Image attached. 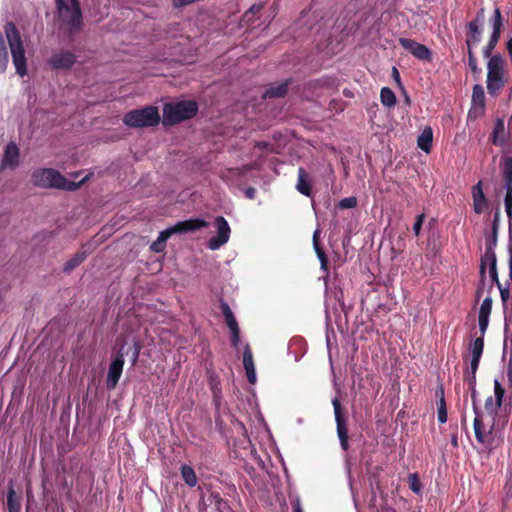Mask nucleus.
<instances>
[{
	"label": "nucleus",
	"mask_w": 512,
	"mask_h": 512,
	"mask_svg": "<svg viewBox=\"0 0 512 512\" xmlns=\"http://www.w3.org/2000/svg\"><path fill=\"white\" fill-rule=\"evenodd\" d=\"M503 131H504V121L502 119H498L496 124H495L493 133H492V142L494 144L497 143V134L499 132H503Z\"/></svg>",
	"instance_id": "50"
},
{
	"label": "nucleus",
	"mask_w": 512,
	"mask_h": 512,
	"mask_svg": "<svg viewBox=\"0 0 512 512\" xmlns=\"http://www.w3.org/2000/svg\"><path fill=\"white\" fill-rule=\"evenodd\" d=\"M8 51L2 32L0 31V74L4 73L8 66Z\"/></svg>",
	"instance_id": "33"
},
{
	"label": "nucleus",
	"mask_w": 512,
	"mask_h": 512,
	"mask_svg": "<svg viewBox=\"0 0 512 512\" xmlns=\"http://www.w3.org/2000/svg\"><path fill=\"white\" fill-rule=\"evenodd\" d=\"M392 75H393L394 80H395L397 83H399V84H400V75H399L398 70H397L395 67H393V69H392Z\"/></svg>",
	"instance_id": "62"
},
{
	"label": "nucleus",
	"mask_w": 512,
	"mask_h": 512,
	"mask_svg": "<svg viewBox=\"0 0 512 512\" xmlns=\"http://www.w3.org/2000/svg\"><path fill=\"white\" fill-rule=\"evenodd\" d=\"M60 17L69 34H73L81 28L82 12L78 0H71V6L66 0H55Z\"/></svg>",
	"instance_id": "4"
},
{
	"label": "nucleus",
	"mask_w": 512,
	"mask_h": 512,
	"mask_svg": "<svg viewBox=\"0 0 512 512\" xmlns=\"http://www.w3.org/2000/svg\"><path fill=\"white\" fill-rule=\"evenodd\" d=\"M160 121L159 110L152 105L133 109L123 116V123L131 128L155 127Z\"/></svg>",
	"instance_id": "3"
},
{
	"label": "nucleus",
	"mask_w": 512,
	"mask_h": 512,
	"mask_svg": "<svg viewBox=\"0 0 512 512\" xmlns=\"http://www.w3.org/2000/svg\"><path fill=\"white\" fill-rule=\"evenodd\" d=\"M4 32L9 44L16 73L20 76H25L27 74V60L21 34L13 22H7L5 24Z\"/></svg>",
	"instance_id": "1"
},
{
	"label": "nucleus",
	"mask_w": 512,
	"mask_h": 512,
	"mask_svg": "<svg viewBox=\"0 0 512 512\" xmlns=\"http://www.w3.org/2000/svg\"><path fill=\"white\" fill-rule=\"evenodd\" d=\"M200 512H233V510L218 492H210L201 497Z\"/></svg>",
	"instance_id": "9"
},
{
	"label": "nucleus",
	"mask_w": 512,
	"mask_h": 512,
	"mask_svg": "<svg viewBox=\"0 0 512 512\" xmlns=\"http://www.w3.org/2000/svg\"><path fill=\"white\" fill-rule=\"evenodd\" d=\"M332 405L334 408L335 421L337 426V435L340 441L341 448L344 451H347L349 448L348 442V427L347 421L342 412L341 402L338 398H334L332 400Z\"/></svg>",
	"instance_id": "10"
},
{
	"label": "nucleus",
	"mask_w": 512,
	"mask_h": 512,
	"mask_svg": "<svg viewBox=\"0 0 512 512\" xmlns=\"http://www.w3.org/2000/svg\"><path fill=\"white\" fill-rule=\"evenodd\" d=\"M504 205L507 217L509 219V228L511 229V221H512V188L506 189V194L504 198Z\"/></svg>",
	"instance_id": "38"
},
{
	"label": "nucleus",
	"mask_w": 512,
	"mask_h": 512,
	"mask_svg": "<svg viewBox=\"0 0 512 512\" xmlns=\"http://www.w3.org/2000/svg\"><path fill=\"white\" fill-rule=\"evenodd\" d=\"M380 100L384 106L392 107L396 104L395 93L388 87H383L380 92Z\"/></svg>",
	"instance_id": "34"
},
{
	"label": "nucleus",
	"mask_w": 512,
	"mask_h": 512,
	"mask_svg": "<svg viewBox=\"0 0 512 512\" xmlns=\"http://www.w3.org/2000/svg\"><path fill=\"white\" fill-rule=\"evenodd\" d=\"M243 366L246 371L247 379L249 383H256V371L253 361L252 351L249 345H246L245 350L243 352Z\"/></svg>",
	"instance_id": "21"
},
{
	"label": "nucleus",
	"mask_w": 512,
	"mask_h": 512,
	"mask_svg": "<svg viewBox=\"0 0 512 512\" xmlns=\"http://www.w3.org/2000/svg\"><path fill=\"white\" fill-rule=\"evenodd\" d=\"M464 381L467 383L468 389L476 388V372H473V370L469 368V371H467L464 377Z\"/></svg>",
	"instance_id": "48"
},
{
	"label": "nucleus",
	"mask_w": 512,
	"mask_h": 512,
	"mask_svg": "<svg viewBox=\"0 0 512 512\" xmlns=\"http://www.w3.org/2000/svg\"><path fill=\"white\" fill-rule=\"evenodd\" d=\"M487 264L489 265V274L492 283L488 287V294H490L493 290V285L496 284L497 288H501L502 283L499 280L498 270H497V259L487 260Z\"/></svg>",
	"instance_id": "29"
},
{
	"label": "nucleus",
	"mask_w": 512,
	"mask_h": 512,
	"mask_svg": "<svg viewBox=\"0 0 512 512\" xmlns=\"http://www.w3.org/2000/svg\"><path fill=\"white\" fill-rule=\"evenodd\" d=\"M487 90L491 96L499 94L504 87V59L501 55H493L487 64Z\"/></svg>",
	"instance_id": "5"
},
{
	"label": "nucleus",
	"mask_w": 512,
	"mask_h": 512,
	"mask_svg": "<svg viewBox=\"0 0 512 512\" xmlns=\"http://www.w3.org/2000/svg\"><path fill=\"white\" fill-rule=\"evenodd\" d=\"M498 289L500 292V297H501V301L503 304V308H504V310H507L508 305H509V300L511 297L510 289H509V287H504V286H501V288H498Z\"/></svg>",
	"instance_id": "45"
},
{
	"label": "nucleus",
	"mask_w": 512,
	"mask_h": 512,
	"mask_svg": "<svg viewBox=\"0 0 512 512\" xmlns=\"http://www.w3.org/2000/svg\"><path fill=\"white\" fill-rule=\"evenodd\" d=\"M180 474L183 479V481L189 486V487H195L197 484V476L194 471V469L187 464H182L180 467Z\"/></svg>",
	"instance_id": "27"
},
{
	"label": "nucleus",
	"mask_w": 512,
	"mask_h": 512,
	"mask_svg": "<svg viewBox=\"0 0 512 512\" xmlns=\"http://www.w3.org/2000/svg\"><path fill=\"white\" fill-rule=\"evenodd\" d=\"M432 143H433V130L431 127L427 126L423 129L421 134L418 136L417 145L422 151L429 153L432 148Z\"/></svg>",
	"instance_id": "26"
},
{
	"label": "nucleus",
	"mask_w": 512,
	"mask_h": 512,
	"mask_svg": "<svg viewBox=\"0 0 512 512\" xmlns=\"http://www.w3.org/2000/svg\"><path fill=\"white\" fill-rule=\"evenodd\" d=\"M472 197H473V206L474 211L477 214L483 212L484 208L487 206V200L482 190V182L479 181L472 189Z\"/></svg>",
	"instance_id": "22"
},
{
	"label": "nucleus",
	"mask_w": 512,
	"mask_h": 512,
	"mask_svg": "<svg viewBox=\"0 0 512 512\" xmlns=\"http://www.w3.org/2000/svg\"><path fill=\"white\" fill-rule=\"evenodd\" d=\"M505 394V389L502 387L501 383L498 380L494 381V398L496 400V405L501 406L503 397Z\"/></svg>",
	"instance_id": "40"
},
{
	"label": "nucleus",
	"mask_w": 512,
	"mask_h": 512,
	"mask_svg": "<svg viewBox=\"0 0 512 512\" xmlns=\"http://www.w3.org/2000/svg\"><path fill=\"white\" fill-rule=\"evenodd\" d=\"M76 62V55L70 51H60L52 54L48 64L54 70L70 69Z\"/></svg>",
	"instance_id": "15"
},
{
	"label": "nucleus",
	"mask_w": 512,
	"mask_h": 512,
	"mask_svg": "<svg viewBox=\"0 0 512 512\" xmlns=\"http://www.w3.org/2000/svg\"><path fill=\"white\" fill-rule=\"evenodd\" d=\"M357 206V199L354 196L343 198L339 201L338 207L340 209H350Z\"/></svg>",
	"instance_id": "43"
},
{
	"label": "nucleus",
	"mask_w": 512,
	"mask_h": 512,
	"mask_svg": "<svg viewBox=\"0 0 512 512\" xmlns=\"http://www.w3.org/2000/svg\"><path fill=\"white\" fill-rule=\"evenodd\" d=\"M435 396L438 398V401H445V395H444V387L442 384H440L436 391Z\"/></svg>",
	"instance_id": "58"
},
{
	"label": "nucleus",
	"mask_w": 512,
	"mask_h": 512,
	"mask_svg": "<svg viewBox=\"0 0 512 512\" xmlns=\"http://www.w3.org/2000/svg\"><path fill=\"white\" fill-rule=\"evenodd\" d=\"M255 195H256V189L254 187H248L246 190H245V196L248 198V199H254L255 198Z\"/></svg>",
	"instance_id": "60"
},
{
	"label": "nucleus",
	"mask_w": 512,
	"mask_h": 512,
	"mask_svg": "<svg viewBox=\"0 0 512 512\" xmlns=\"http://www.w3.org/2000/svg\"><path fill=\"white\" fill-rule=\"evenodd\" d=\"M293 512H302L299 502H297L295 505H293Z\"/></svg>",
	"instance_id": "64"
},
{
	"label": "nucleus",
	"mask_w": 512,
	"mask_h": 512,
	"mask_svg": "<svg viewBox=\"0 0 512 512\" xmlns=\"http://www.w3.org/2000/svg\"><path fill=\"white\" fill-rule=\"evenodd\" d=\"M399 44L417 59L427 62L432 61V53L427 46L409 38H399Z\"/></svg>",
	"instance_id": "14"
},
{
	"label": "nucleus",
	"mask_w": 512,
	"mask_h": 512,
	"mask_svg": "<svg viewBox=\"0 0 512 512\" xmlns=\"http://www.w3.org/2000/svg\"><path fill=\"white\" fill-rule=\"evenodd\" d=\"M220 309L222 311V314L225 318L226 325L229 329L237 327L238 323L236 321V318L230 308V306L223 300L220 301Z\"/></svg>",
	"instance_id": "31"
},
{
	"label": "nucleus",
	"mask_w": 512,
	"mask_h": 512,
	"mask_svg": "<svg viewBox=\"0 0 512 512\" xmlns=\"http://www.w3.org/2000/svg\"><path fill=\"white\" fill-rule=\"evenodd\" d=\"M171 235L168 229L161 231L158 238L150 245V249L156 253L163 252L166 248V241Z\"/></svg>",
	"instance_id": "30"
},
{
	"label": "nucleus",
	"mask_w": 512,
	"mask_h": 512,
	"mask_svg": "<svg viewBox=\"0 0 512 512\" xmlns=\"http://www.w3.org/2000/svg\"><path fill=\"white\" fill-rule=\"evenodd\" d=\"M7 509L9 512H21V503L13 488L8 490Z\"/></svg>",
	"instance_id": "32"
},
{
	"label": "nucleus",
	"mask_w": 512,
	"mask_h": 512,
	"mask_svg": "<svg viewBox=\"0 0 512 512\" xmlns=\"http://www.w3.org/2000/svg\"><path fill=\"white\" fill-rule=\"evenodd\" d=\"M319 261H320V265H321V269L325 272V273H328L329 272V262H328V258L326 256V253H320L319 256H317Z\"/></svg>",
	"instance_id": "53"
},
{
	"label": "nucleus",
	"mask_w": 512,
	"mask_h": 512,
	"mask_svg": "<svg viewBox=\"0 0 512 512\" xmlns=\"http://www.w3.org/2000/svg\"><path fill=\"white\" fill-rule=\"evenodd\" d=\"M485 15H484V9L481 8L477 13L475 19L470 21L467 24V35H466V45L467 50L473 49L474 46L478 45L481 41L482 31L480 29V26L482 25L484 21Z\"/></svg>",
	"instance_id": "12"
},
{
	"label": "nucleus",
	"mask_w": 512,
	"mask_h": 512,
	"mask_svg": "<svg viewBox=\"0 0 512 512\" xmlns=\"http://www.w3.org/2000/svg\"><path fill=\"white\" fill-rule=\"evenodd\" d=\"M485 110V92L484 88L480 84H476L473 87L472 92V109L470 111H481Z\"/></svg>",
	"instance_id": "23"
},
{
	"label": "nucleus",
	"mask_w": 512,
	"mask_h": 512,
	"mask_svg": "<svg viewBox=\"0 0 512 512\" xmlns=\"http://www.w3.org/2000/svg\"><path fill=\"white\" fill-rule=\"evenodd\" d=\"M207 225V222L203 219H188L178 222L174 226L168 228V230L171 234L186 233L191 231H197L201 228L206 227Z\"/></svg>",
	"instance_id": "16"
},
{
	"label": "nucleus",
	"mask_w": 512,
	"mask_h": 512,
	"mask_svg": "<svg viewBox=\"0 0 512 512\" xmlns=\"http://www.w3.org/2000/svg\"><path fill=\"white\" fill-rule=\"evenodd\" d=\"M469 391L471 393L473 411H474L475 415H477V413H481L477 406V390H476V388H470Z\"/></svg>",
	"instance_id": "54"
},
{
	"label": "nucleus",
	"mask_w": 512,
	"mask_h": 512,
	"mask_svg": "<svg viewBox=\"0 0 512 512\" xmlns=\"http://www.w3.org/2000/svg\"><path fill=\"white\" fill-rule=\"evenodd\" d=\"M495 419H490L489 417H485L483 413H477L474 417L473 427L475 438L478 443L491 447L494 442V426Z\"/></svg>",
	"instance_id": "6"
},
{
	"label": "nucleus",
	"mask_w": 512,
	"mask_h": 512,
	"mask_svg": "<svg viewBox=\"0 0 512 512\" xmlns=\"http://www.w3.org/2000/svg\"><path fill=\"white\" fill-rule=\"evenodd\" d=\"M313 247H314V250H315V253H316V255H317V256H319V255H320V253H324V250H323V248L320 246V243H315V244L313 245Z\"/></svg>",
	"instance_id": "61"
},
{
	"label": "nucleus",
	"mask_w": 512,
	"mask_h": 512,
	"mask_svg": "<svg viewBox=\"0 0 512 512\" xmlns=\"http://www.w3.org/2000/svg\"><path fill=\"white\" fill-rule=\"evenodd\" d=\"M408 484H409V488L414 492V493H420L421 491V483H420V480H419V476L417 473H412V474H409L408 476Z\"/></svg>",
	"instance_id": "39"
},
{
	"label": "nucleus",
	"mask_w": 512,
	"mask_h": 512,
	"mask_svg": "<svg viewBox=\"0 0 512 512\" xmlns=\"http://www.w3.org/2000/svg\"><path fill=\"white\" fill-rule=\"evenodd\" d=\"M492 298L490 295L485 297L483 300L480 309H479V315H478V322H479V329L482 335L486 333V330L489 325V316L491 314L492 310Z\"/></svg>",
	"instance_id": "17"
},
{
	"label": "nucleus",
	"mask_w": 512,
	"mask_h": 512,
	"mask_svg": "<svg viewBox=\"0 0 512 512\" xmlns=\"http://www.w3.org/2000/svg\"><path fill=\"white\" fill-rule=\"evenodd\" d=\"M231 332V344L237 348L240 342V329L239 326L229 329Z\"/></svg>",
	"instance_id": "49"
},
{
	"label": "nucleus",
	"mask_w": 512,
	"mask_h": 512,
	"mask_svg": "<svg viewBox=\"0 0 512 512\" xmlns=\"http://www.w3.org/2000/svg\"><path fill=\"white\" fill-rule=\"evenodd\" d=\"M499 39H500L499 35H496V33H491L488 43L483 48V56L484 57H486V58L492 57V52L495 49Z\"/></svg>",
	"instance_id": "37"
},
{
	"label": "nucleus",
	"mask_w": 512,
	"mask_h": 512,
	"mask_svg": "<svg viewBox=\"0 0 512 512\" xmlns=\"http://www.w3.org/2000/svg\"><path fill=\"white\" fill-rule=\"evenodd\" d=\"M296 189L299 193L304 196L310 197L312 194V183L311 179L306 172V170L302 167L298 169V179L296 183Z\"/></svg>",
	"instance_id": "20"
},
{
	"label": "nucleus",
	"mask_w": 512,
	"mask_h": 512,
	"mask_svg": "<svg viewBox=\"0 0 512 512\" xmlns=\"http://www.w3.org/2000/svg\"><path fill=\"white\" fill-rule=\"evenodd\" d=\"M320 231L319 230H315L314 233H313V245L315 243H320Z\"/></svg>",
	"instance_id": "63"
},
{
	"label": "nucleus",
	"mask_w": 512,
	"mask_h": 512,
	"mask_svg": "<svg viewBox=\"0 0 512 512\" xmlns=\"http://www.w3.org/2000/svg\"><path fill=\"white\" fill-rule=\"evenodd\" d=\"M20 152L14 142H9L5 148L2 166L14 168L19 164Z\"/></svg>",
	"instance_id": "19"
},
{
	"label": "nucleus",
	"mask_w": 512,
	"mask_h": 512,
	"mask_svg": "<svg viewBox=\"0 0 512 512\" xmlns=\"http://www.w3.org/2000/svg\"><path fill=\"white\" fill-rule=\"evenodd\" d=\"M467 52H468V65H469V68L472 71V73L478 74L480 72V69L478 68L477 59H476V56H475V54L473 52V49H468Z\"/></svg>",
	"instance_id": "44"
},
{
	"label": "nucleus",
	"mask_w": 512,
	"mask_h": 512,
	"mask_svg": "<svg viewBox=\"0 0 512 512\" xmlns=\"http://www.w3.org/2000/svg\"><path fill=\"white\" fill-rule=\"evenodd\" d=\"M262 4H254L250 7L248 11L245 12V17H247L250 13L257 14L262 10Z\"/></svg>",
	"instance_id": "57"
},
{
	"label": "nucleus",
	"mask_w": 512,
	"mask_h": 512,
	"mask_svg": "<svg viewBox=\"0 0 512 512\" xmlns=\"http://www.w3.org/2000/svg\"><path fill=\"white\" fill-rule=\"evenodd\" d=\"M437 418L443 424L447 421V406L446 401H438L437 403Z\"/></svg>",
	"instance_id": "41"
},
{
	"label": "nucleus",
	"mask_w": 512,
	"mask_h": 512,
	"mask_svg": "<svg viewBox=\"0 0 512 512\" xmlns=\"http://www.w3.org/2000/svg\"><path fill=\"white\" fill-rule=\"evenodd\" d=\"M491 22H492V28H493L492 33H496V35L501 36V28L503 25V19H502L501 11L499 8H495Z\"/></svg>",
	"instance_id": "35"
},
{
	"label": "nucleus",
	"mask_w": 512,
	"mask_h": 512,
	"mask_svg": "<svg viewBox=\"0 0 512 512\" xmlns=\"http://www.w3.org/2000/svg\"><path fill=\"white\" fill-rule=\"evenodd\" d=\"M499 211H497L494 215L492 230L490 235L486 237L485 240V253L481 257L480 266H479V274L482 275L484 279V266H487V260L497 259L495 248L498 243V230H499Z\"/></svg>",
	"instance_id": "8"
},
{
	"label": "nucleus",
	"mask_w": 512,
	"mask_h": 512,
	"mask_svg": "<svg viewBox=\"0 0 512 512\" xmlns=\"http://www.w3.org/2000/svg\"><path fill=\"white\" fill-rule=\"evenodd\" d=\"M198 112V105L193 100H182L176 103H167L163 107L162 123L166 126L175 125L184 120L193 118Z\"/></svg>",
	"instance_id": "2"
},
{
	"label": "nucleus",
	"mask_w": 512,
	"mask_h": 512,
	"mask_svg": "<svg viewBox=\"0 0 512 512\" xmlns=\"http://www.w3.org/2000/svg\"><path fill=\"white\" fill-rule=\"evenodd\" d=\"M215 227L217 229V235L212 237L208 241V247L211 250H217L224 244H226L230 237V226L227 220L223 216H217L215 218Z\"/></svg>",
	"instance_id": "13"
},
{
	"label": "nucleus",
	"mask_w": 512,
	"mask_h": 512,
	"mask_svg": "<svg viewBox=\"0 0 512 512\" xmlns=\"http://www.w3.org/2000/svg\"><path fill=\"white\" fill-rule=\"evenodd\" d=\"M502 180L504 182V188H512V157H502L501 164Z\"/></svg>",
	"instance_id": "24"
},
{
	"label": "nucleus",
	"mask_w": 512,
	"mask_h": 512,
	"mask_svg": "<svg viewBox=\"0 0 512 512\" xmlns=\"http://www.w3.org/2000/svg\"><path fill=\"white\" fill-rule=\"evenodd\" d=\"M34 186L40 188H57L65 183V177L52 168L36 169L31 175Z\"/></svg>",
	"instance_id": "7"
},
{
	"label": "nucleus",
	"mask_w": 512,
	"mask_h": 512,
	"mask_svg": "<svg viewBox=\"0 0 512 512\" xmlns=\"http://www.w3.org/2000/svg\"><path fill=\"white\" fill-rule=\"evenodd\" d=\"M509 259H508V266H509V280H512V236L510 235V241L507 246Z\"/></svg>",
	"instance_id": "55"
},
{
	"label": "nucleus",
	"mask_w": 512,
	"mask_h": 512,
	"mask_svg": "<svg viewBox=\"0 0 512 512\" xmlns=\"http://www.w3.org/2000/svg\"><path fill=\"white\" fill-rule=\"evenodd\" d=\"M140 349H141V346L138 342H135L134 343V351H133V355H132V365H135L138 361V357H139V354H140Z\"/></svg>",
	"instance_id": "56"
},
{
	"label": "nucleus",
	"mask_w": 512,
	"mask_h": 512,
	"mask_svg": "<svg viewBox=\"0 0 512 512\" xmlns=\"http://www.w3.org/2000/svg\"><path fill=\"white\" fill-rule=\"evenodd\" d=\"M485 285H486V266H484V279L482 278V275L480 274L479 284H478V287L475 292L476 301H479L480 298L482 297V295L484 293Z\"/></svg>",
	"instance_id": "46"
},
{
	"label": "nucleus",
	"mask_w": 512,
	"mask_h": 512,
	"mask_svg": "<svg viewBox=\"0 0 512 512\" xmlns=\"http://www.w3.org/2000/svg\"><path fill=\"white\" fill-rule=\"evenodd\" d=\"M291 84V80L288 79L280 84H277L275 86H271L263 94V98H281L284 97L287 92L289 85Z\"/></svg>",
	"instance_id": "25"
},
{
	"label": "nucleus",
	"mask_w": 512,
	"mask_h": 512,
	"mask_svg": "<svg viewBox=\"0 0 512 512\" xmlns=\"http://www.w3.org/2000/svg\"><path fill=\"white\" fill-rule=\"evenodd\" d=\"M80 184H81V182L75 183V182L68 181L65 178V183L62 186H58L57 189H62V190H66V191H75L80 187Z\"/></svg>",
	"instance_id": "51"
},
{
	"label": "nucleus",
	"mask_w": 512,
	"mask_h": 512,
	"mask_svg": "<svg viewBox=\"0 0 512 512\" xmlns=\"http://www.w3.org/2000/svg\"><path fill=\"white\" fill-rule=\"evenodd\" d=\"M484 349V335L481 334L480 337L476 338L470 345V353H471V360H470V369L473 370V372H477L480 359L483 353Z\"/></svg>",
	"instance_id": "18"
},
{
	"label": "nucleus",
	"mask_w": 512,
	"mask_h": 512,
	"mask_svg": "<svg viewBox=\"0 0 512 512\" xmlns=\"http://www.w3.org/2000/svg\"><path fill=\"white\" fill-rule=\"evenodd\" d=\"M319 261H320V265H321V269L325 272V273H328L329 272V262H328V258L326 256V253H320L319 256H317Z\"/></svg>",
	"instance_id": "52"
},
{
	"label": "nucleus",
	"mask_w": 512,
	"mask_h": 512,
	"mask_svg": "<svg viewBox=\"0 0 512 512\" xmlns=\"http://www.w3.org/2000/svg\"><path fill=\"white\" fill-rule=\"evenodd\" d=\"M124 356V346H122L117 351L108 369V375L106 379V386L108 389H114L120 380L124 367Z\"/></svg>",
	"instance_id": "11"
},
{
	"label": "nucleus",
	"mask_w": 512,
	"mask_h": 512,
	"mask_svg": "<svg viewBox=\"0 0 512 512\" xmlns=\"http://www.w3.org/2000/svg\"><path fill=\"white\" fill-rule=\"evenodd\" d=\"M87 257L86 252L78 251L71 259H69L63 267L64 273H71L77 266H79Z\"/></svg>",
	"instance_id": "28"
},
{
	"label": "nucleus",
	"mask_w": 512,
	"mask_h": 512,
	"mask_svg": "<svg viewBox=\"0 0 512 512\" xmlns=\"http://www.w3.org/2000/svg\"><path fill=\"white\" fill-rule=\"evenodd\" d=\"M500 407L501 406L496 405V400L493 396L487 397L485 400V411L487 415L485 417L494 419V416Z\"/></svg>",
	"instance_id": "36"
},
{
	"label": "nucleus",
	"mask_w": 512,
	"mask_h": 512,
	"mask_svg": "<svg viewBox=\"0 0 512 512\" xmlns=\"http://www.w3.org/2000/svg\"><path fill=\"white\" fill-rule=\"evenodd\" d=\"M425 217H426L425 214L421 213V214L417 215V217L415 219V223L413 225V232L416 236H419V234L421 232Z\"/></svg>",
	"instance_id": "47"
},
{
	"label": "nucleus",
	"mask_w": 512,
	"mask_h": 512,
	"mask_svg": "<svg viewBox=\"0 0 512 512\" xmlns=\"http://www.w3.org/2000/svg\"><path fill=\"white\" fill-rule=\"evenodd\" d=\"M209 384L212 392V396H217V394H221V386L218 376L215 374H211L209 376Z\"/></svg>",
	"instance_id": "42"
},
{
	"label": "nucleus",
	"mask_w": 512,
	"mask_h": 512,
	"mask_svg": "<svg viewBox=\"0 0 512 512\" xmlns=\"http://www.w3.org/2000/svg\"><path fill=\"white\" fill-rule=\"evenodd\" d=\"M504 490L507 498L512 497V478H509L504 486Z\"/></svg>",
	"instance_id": "59"
}]
</instances>
